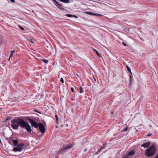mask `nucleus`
<instances>
[{
	"mask_svg": "<svg viewBox=\"0 0 158 158\" xmlns=\"http://www.w3.org/2000/svg\"><path fill=\"white\" fill-rule=\"evenodd\" d=\"M24 120L23 119L21 118L13 119L11 122V126L14 129L18 130L19 126L21 127L24 126L23 124Z\"/></svg>",
	"mask_w": 158,
	"mask_h": 158,
	"instance_id": "1",
	"label": "nucleus"
},
{
	"mask_svg": "<svg viewBox=\"0 0 158 158\" xmlns=\"http://www.w3.org/2000/svg\"><path fill=\"white\" fill-rule=\"evenodd\" d=\"M156 150L154 146H152L148 149L146 150L145 154L148 156H152L155 153Z\"/></svg>",
	"mask_w": 158,
	"mask_h": 158,
	"instance_id": "2",
	"label": "nucleus"
},
{
	"mask_svg": "<svg viewBox=\"0 0 158 158\" xmlns=\"http://www.w3.org/2000/svg\"><path fill=\"white\" fill-rule=\"evenodd\" d=\"M26 147V145L24 143H21L18 144L17 147L14 148L13 151L14 152H21Z\"/></svg>",
	"mask_w": 158,
	"mask_h": 158,
	"instance_id": "3",
	"label": "nucleus"
},
{
	"mask_svg": "<svg viewBox=\"0 0 158 158\" xmlns=\"http://www.w3.org/2000/svg\"><path fill=\"white\" fill-rule=\"evenodd\" d=\"M23 123L24 126L23 127H22L23 128H25L28 132H31L32 131L31 129V127L28 124V123L26 122L24 120Z\"/></svg>",
	"mask_w": 158,
	"mask_h": 158,
	"instance_id": "4",
	"label": "nucleus"
},
{
	"mask_svg": "<svg viewBox=\"0 0 158 158\" xmlns=\"http://www.w3.org/2000/svg\"><path fill=\"white\" fill-rule=\"evenodd\" d=\"M39 128L41 132L44 134L45 131V130L44 125L41 123H39Z\"/></svg>",
	"mask_w": 158,
	"mask_h": 158,
	"instance_id": "5",
	"label": "nucleus"
},
{
	"mask_svg": "<svg viewBox=\"0 0 158 158\" xmlns=\"http://www.w3.org/2000/svg\"><path fill=\"white\" fill-rule=\"evenodd\" d=\"M29 122L32 127H34L35 128H37L39 126L37 123L34 120L31 119H29Z\"/></svg>",
	"mask_w": 158,
	"mask_h": 158,
	"instance_id": "6",
	"label": "nucleus"
},
{
	"mask_svg": "<svg viewBox=\"0 0 158 158\" xmlns=\"http://www.w3.org/2000/svg\"><path fill=\"white\" fill-rule=\"evenodd\" d=\"M74 145V143L72 144H69L64 146V148L67 151V149L71 148L73 147Z\"/></svg>",
	"mask_w": 158,
	"mask_h": 158,
	"instance_id": "7",
	"label": "nucleus"
},
{
	"mask_svg": "<svg viewBox=\"0 0 158 158\" xmlns=\"http://www.w3.org/2000/svg\"><path fill=\"white\" fill-rule=\"evenodd\" d=\"M66 151L64 148V147L61 149L57 153V154L58 155H60L61 154L65 152H66Z\"/></svg>",
	"mask_w": 158,
	"mask_h": 158,
	"instance_id": "8",
	"label": "nucleus"
},
{
	"mask_svg": "<svg viewBox=\"0 0 158 158\" xmlns=\"http://www.w3.org/2000/svg\"><path fill=\"white\" fill-rule=\"evenodd\" d=\"M150 143V142H148L142 144L141 146L143 147L144 148H148L149 146Z\"/></svg>",
	"mask_w": 158,
	"mask_h": 158,
	"instance_id": "9",
	"label": "nucleus"
},
{
	"mask_svg": "<svg viewBox=\"0 0 158 158\" xmlns=\"http://www.w3.org/2000/svg\"><path fill=\"white\" fill-rule=\"evenodd\" d=\"M57 6V7L60 10H64V7L63 6L62 4H60L59 3L57 5V6Z\"/></svg>",
	"mask_w": 158,
	"mask_h": 158,
	"instance_id": "10",
	"label": "nucleus"
},
{
	"mask_svg": "<svg viewBox=\"0 0 158 158\" xmlns=\"http://www.w3.org/2000/svg\"><path fill=\"white\" fill-rule=\"evenodd\" d=\"M135 154V151L134 150H132V151H131L129 152H128L127 155L128 156H132L133 155H134Z\"/></svg>",
	"mask_w": 158,
	"mask_h": 158,
	"instance_id": "11",
	"label": "nucleus"
},
{
	"mask_svg": "<svg viewBox=\"0 0 158 158\" xmlns=\"http://www.w3.org/2000/svg\"><path fill=\"white\" fill-rule=\"evenodd\" d=\"M94 51L96 53L97 55L99 56V57H100L102 56L101 54L99 53L98 51L95 49H94Z\"/></svg>",
	"mask_w": 158,
	"mask_h": 158,
	"instance_id": "12",
	"label": "nucleus"
},
{
	"mask_svg": "<svg viewBox=\"0 0 158 158\" xmlns=\"http://www.w3.org/2000/svg\"><path fill=\"white\" fill-rule=\"evenodd\" d=\"M84 13L86 14L89 15H94V13H93L92 12L85 11V12H84Z\"/></svg>",
	"mask_w": 158,
	"mask_h": 158,
	"instance_id": "13",
	"label": "nucleus"
},
{
	"mask_svg": "<svg viewBox=\"0 0 158 158\" xmlns=\"http://www.w3.org/2000/svg\"><path fill=\"white\" fill-rule=\"evenodd\" d=\"M78 91L80 93H81L83 92V88L81 86H80L79 88V90Z\"/></svg>",
	"mask_w": 158,
	"mask_h": 158,
	"instance_id": "14",
	"label": "nucleus"
},
{
	"mask_svg": "<svg viewBox=\"0 0 158 158\" xmlns=\"http://www.w3.org/2000/svg\"><path fill=\"white\" fill-rule=\"evenodd\" d=\"M66 16H67V17H74L75 18L77 17V16H76L75 15H74L69 14H66Z\"/></svg>",
	"mask_w": 158,
	"mask_h": 158,
	"instance_id": "15",
	"label": "nucleus"
},
{
	"mask_svg": "<svg viewBox=\"0 0 158 158\" xmlns=\"http://www.w3.org/2000/svg\"><path fill=\"white\" fill-rule=\"evenodd\" d=\"M122 158H131L130 156L127 155L123 154Z\"/></svg>",
	"mask_w": 158,
	"mask_h": 158,
	"instance_id": "16",
	"label": "nucleus"
},
{
	"mask_svg": "<svg viewBox=\"0 0 158 158\" xmlns=\"http://www.w3.org/2000/svg\"><path fill=\"white\" fill-rule=\"evenodd\" d=\"M13 142L14 143L15 146H16L18 143V141L17 140H13Z\"/></svg>",
	"mask_w": 158,
	"mask_h": 158,
	"instance_id": "17",
	"label": "nucleus"
},
{
	"mask_svg": "<svg viewBox=\"0 0 158 158\" xmlns=\"http://www.w3.org/2000/svg\"><path fill=\"white\" fill-rule=\"evenodd\" d=\"M60 1L62 2L66 3H69V0H60Z\"/></svg>",
	"mask_w": 158,
	"mask_h": 158,
	"instance_id": "18",
	"label": "nucleus"
},
{
	"mask_svg": "<svg viewBox=\"0 0 158 158\" xmlns=\"http://www.w3.org/2000/svg\"><path fill=\"white\" fill-rule=\"evenodd\" d=\"M15 52V50L11 51V52H11L10 55V56L9 59H10V57H12L13 56V54Z\"/></svg>",
	"mask_w": 158,
	"mask_h": 158,
	"instance_id": "19",
	"label": "nucleus"
},
{
	"mask_svg": "<svg viewBox=\"0 0 158 158\" xmlns=\"http://www.w3.org/2000/svg\"><path fill=\"white\" fill-rule=\"evenodd\" d=\"M41 60L44 63L46 64L48 63V60L45 59H42Z\"/></svg>",
	"mask_w": 158,
	"mask_h": 158,
	"instance_id": "20",
	"label": "nucleus"
},
{
	"mask_svg": "<svg viewBox=\"0 0 158 158\" xmlns=\"http://www.w3.org/2000/svg\"><path fill=\"white\" fill-rule=\"evenodd\" d=\"M126 68H127V71H129V72H130V73H131V75H132V73H131V69H130V68H129L128 66H126Z\"/></svg>",
	"mask_w": 158,
	"mask_h": 158,
	"instance_id": "21",
	"label": "nucleus"
},
{
	"mask_svg": "<svg viewBox=\"0 0 158 158\" xmlns=\"http://www.w3.org/2000/svg\"><path fill=\"white\" fill-rule=\"evenodd\" d=\"M55 5L57 6L59 3L56 0H53Z\"/></svg>",
	"mask_w": 158,
	"mask_h": 158,
	"instance_id": "22",
	"label": "nucleus"
},
{
	"mask_svg": "<svg viewBox=\"0 0 158 158\" xmlns=\"http://www.w3.org/2000/svg\"><path fill=\"white\" fill-rule=\"evenodd\" d=\"M128 127L127 126L126 127V128H125L124 129H123L122 130V132H124L127 131V130H128Z\"/></svg>",
	"mask_w": 158,
	"mask_h": 158,
	"instance_id": "23",
	"label": "nucleus"
},
{
	"mask_svg": "<svg viewBox=\"0 0 158 158\" xmlns=\"http://www.w3.org/2000/svg\"><path fill=\"white\" fill-rule=\"evenodd\" d=\"M94 15L97 16H102V14H96V13H94Z\"/></svg>",
	"mask_w": 158,
	"mask_h": 158,
	"instance_id": "24",
	"label": "nucleus"
},
{
	"mask_svg": "<svg viewBox=\"0 0 158 158\" xmlns=\"http://www.w3.org/2000/svg\"><path fill=\"white\" fill-rule=\"evenodd\" d=\"M55 117L56 118V121H58V118L57 115H56V114L55 115Z\"/></svg>",
	"mask_w": 158,
	"mask_h": 158,
	"instance_id": "25",
	"label": "nucleus"
},
{
	"mask_svg": "<svg viewBox=\"0 0 158 158\" xmlns=\"http://www.w3.org/2000/svg\"><path fill=\"white\" fill-rule=\"evenodd\" d=\"M60 81L62 83H64V80H63V78H61Z\"/></svg>",
	"mask_w": 158,
	"mask_h": 158,
	"instance_id": "26",
	"label": "nucleus"
},
{
	"mask_svg": "<svg viewBox=\"0 0 158 158\" xmlns=\"http://www.w3.org/2000/svg\"><path fill=\"white\" fill-rule=\"evenodd\" d=\"M19 28H20V29L21 30H23V31L24 30V28L23 27H21V26H19Z\"/></svg>",
	"mask_w": 158,
	"mask_h": 158,
	"instance_id": "27",
	"label": "nucleus"
},
{
	"mask_svg": "<svg viewBox=\"0 0 158 158\" xmlns=\"http://www.w3.org/2000/svg\"><path fill=\"white\" fill-rule=\"evenodd\" d=\"M104 148H101L97 152V153H98V152H100L102 150V149H104Z\"/></svg>",
	"mask_w": 158,
	"mask_h": 158,
	"instance_id": "28",
	"label": "nucleus"
},
{
	"mask_svg": "<svg viewBox=\"0 0 158 158\" xmlns=\"http://www.w3.org/2000/svg\"><path fill=\"white\" fill-rule=\"evenodd\" d=\"M122 43L124 46H127V44L125 43L122 42Z\"/></svg>",
	"mask_w": 158,
	"mask_h": 158,
	"instance_id": "29",
	"label": "nucleus"
},
{
	"mask_svg": "<svg viewBox=\"0 0 158 158\" xmlns=\"http://www.w3.org/2000/svg\"><path fill=\"white\" fill-rule=\"evenodd\" d=\"M71 91L73 92H74V89L73 88V87H72L71 88Z\"/></svg>",
	"mask_w": 158,
	"mask_h": 158,
	"instance_id": "30",
	"label": "nucleus"
},
{
	"mask_svg": "<svg viewBox=\"0 0 158 158\" xmlns=\"http://www.w3.org/2000/svg\"><path fill=\"white\" fill-rule=\"evenodd\" d=\"M12 2L14 3L15 2V0H10Z\"/></svg>",
	"mask_w": 158,
	"mask_h": 158,
	"instance_id": "31",
	"label": "nucleus"
},
{
	"mask_svg": "<svg viewBox=\"0 0 158 158\" xmlns=\"http://www.w3.org/2000/svg\"><path fill=\"white\" fill-rule=\"evenodd\" d=\"M155 158H158V154L155 157Z\"/></svg>",
	"mask_w": 158,
	"mask_h": 158,
	"instance_id": "32",
	"label": "nucleus"
},
{
	"mask_svg": "<svg viewBox=\"0 0 158 158\" xmlns=\"http://www.w3.org/2000/svg\"><path fill=\"white\" fill-rule=\"evenodd\" d=\"M130 78H131V77H132V75H131V74L130 73Z\"/></svg>",
	"mask_w": 158,
	"mask_h": 158,
	"instance_id": "33",
	"label": "nucleus"
},
{
	"mask_svg": "<svg viewBox=\"0 0 158 158\" xmlns=\"http://www.w3.org/2000/svg\"><path fill=\"white\" fill-rule=\"evenodd\" d=\"M31 40H31V39H30V41L31 42H32V43H34V42H33Z\"/></svg>",
	"mask_w": 158,
	"mask_h": 158,
	"instance_id": "34",
	"label": "nucleus"
},
{
	"mask_svg": "<svg viewBox=\"0 0 158 158\" xmlns=\"http://www.w3.org/2000/svg\"><path fill=\"white\" fill-rule=\"evenodd\" d=\"M152 135V134H148V136H151Z\"/></svg>",
	"mask_w": 158,
	"mask_h": 158,
	"instance_id": "35",
	"label": "nucleus"
},
{
	"mask_svg": "<svg viewBox=\"0 0 158 158\" xmlns=\"http://www.w3.org/2000/svg\"><path fill=\"white\" fill-rule=\"evenodd\" d=\"M86 150H86V149H85V150H84V151H85V152Z\"/></svg>",
	"mask_w": 158,
	"mask_h": 158,
	"instance_id": "36",
	"label": "nucleus"
},
{
	"mask_svg": "<svg viewBox=\"0 0 158 158\" xmlns=\"http://www.w3.org/2000/svg\"><path fill=\"white\" fill-rule=\"evenodd\" d=\"M77 76H78V75L77 74Z\"/></svg>",
	"mask_w": 158,
	"mask_h": 158,
	"instance_id": "37",
	"label": "nucleus"
}]
</instances>
